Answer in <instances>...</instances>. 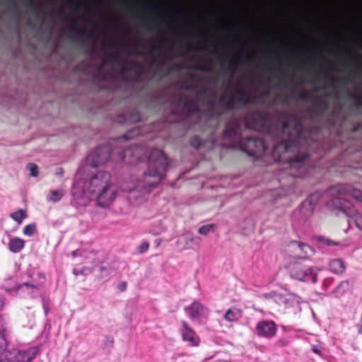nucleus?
I'll return each instance as SVG.
<instances>
[{
    "instance_id": "1",
    "label": "nucleus",
    "mask_w": 362,
    "mask_h": 362,
    "mask_svg": "<svg viewBox=\"0 0 362 362\" xmlns=\"http://www.w3.org/2000/svg\"><path fill=\"white\" fill-rule=\"evenodd\" d=\"M100 52L105 56L100 63V92L107 93L113 101L117 94H122L124 99L138 98L141 105L147 110L163 114L169 123L180 125L184 129H199L209 134V139L216 142L221 121L223 116L230 115V121L236 117L233 113L251 105L252 100L247 90L237 89L235 94L229 98L225 95L218 98L217 93L211 88H199L198 84L184 83L182 88L195 92L198 98L203 99L206 109L202 110L197 103L184 93L170 94L168 90L146 91L153 80L152 76H144V66L137 62L130 61L126 66L118 55H110L108 48L100 46Z\"/></svg>"
},
{
    "instance_id": "2",
    "label": "nucleus",
    "mask_w": 362,
    "mask_h": 362,
    "mask_svg": "<svg viewBox=\"0 0 362 362\" xmlns=\"http://www.w3.org/2000/svg\"><path fill=\"white\" fill-rule=\"evenodd\" d=\"M243 125L240 118L233 117L217 132L216 142L209 139V134L207 141L213 146L222 140L255 160L271 157L272 161L288 163L291 168H300L309 158L308 151L319 130L315 125L305 127L299 114L279 112L274 119L268 111L259 110L249 111L243 118ZM206 142L197 135L189 141L196 149L204 147Z\"/></svg>"
},
{
    "instance_id": "3",
    "label": "nucleus",
    "mask_w": 362,
    "mask_h": 362,
    "mask_svg": "<svg viewBox=\"0 0 362 362\" xmlns=\"http://www.w3.org/2000/svg\"><path fill=\"white\" fill-rule=\"evenodd\" d=\"M141 134V130L135 128L114 139L111 143L98 146L87 156L86 165L78 168L77 176L84 175L88 167L95 168L108 160L133 165L147 158V169L139 177L138 187L150 191L162 180L168 168V160L163 151L158 148L150 150V145L146 144L134 142L128 145L123 144Z\"/></svg>"
},
{
    "instance_id": "4",
    "label": "nucleus",
    "mask_w": 362,
    "mask_h": 362,
    "mask_svg": "<svg viewBox=\"0 0 362 362\" xmlns=\"http://www.w3.org/2000/svg\"><path fill=\"white\" fill-rule=\"evenodd\" d=\"M347 96L354 102L353 111L356 112L362 117V90L360 93H356L351 90H347ZM331 94H327L325 98H315L314 105L308 110L310 119L313 122L315 120H325V124L329 129H336L338 134L346 130L347 124L351 122V112H346L344 110V105L338 103L331 110L330 104L328 98ZM362 128V122L358 124H352L351 130L356 132Z\"/></svg>"
},
{
    "instance_id": "5",
    "label": "nucleus",
    "mask_w": 362,
    "mask_h": 362,
    "mask_svg": "<svg viewBox=\"0 0 362 362\" xmlns=\"http://www.w3.org/2000/svg\"><path fill=\"white\" fill-rule=\"evenodd\" d=\"M90 196L96 197L99 206H109L116 197V191L110 183L111 175L103 170H94L89 173L88 178H83Z\"/></svg>"
},
{
    "instance_id": "6",
    "label": "nucleus",
    "mask_w": 362,
    "mask_h": 362,
    "mask_svg": "<svg viewBox=\"0 0 362 362\" xmlns=\"http://www.w3.org/2000/svg\"><path fill=\"white\" fill-rule=\"evenodd\" d=\"M115 1L127 14L135 18L173 11L177 8L175 5L153 0H115Z\"/></svg>"
},
{
    "instance_id": "7",
    "label": "nucleus",
    "mask_w": 362,
    "mask_h": 362,
    "mask_svg": "<svg viewBox=\"0 0 362 362\" xmlns=\"http://www.w3.org/2000/svg\"><path fill=\"white\" fill-rule=\"evenodd\" d=\"M325 195L329 198L327 202L334 201L335 199L339 201H349L345 197L347 195L351 196L356 200L362 202V191L348 184L332 185L325 191Z\"/></svg>"
},
{
    "instance_id": "8",
    "label": "nucleus",
    "mask_w": 362,
    "mask_h": 362,
    "mask_svg": "<svg viewBox=\"0 0 362 362\" xmlns=\"http://www.w3.org/2000/svg\"><path fill=\"white\" fill-rule=\"evenodd\" d=\"M327 206L332 211H338L346 216L351 217L355 226L362 230V214L357 212L349 201L334 200L327 202Z\"/></svg>"
},
{
    "instance_id": "9",
    "label": "nucleus",
    "mask_w": 362,
    "mask_h": 362,
    "mask_svg": "<svg viewBox=\"0 0 362 362\" xmlns=\"http://www.w3.org/2000/svg\"><path fill=\"white\" fill-rule=\"evenodd\" d=\"M289 276L291 279L299 281L310 280L315 284L317 281V268L301 263H294L289 267Z\"/></svg>"
},
{
    "instance_id": "10",
    "label": "nucleus",
    "mask_w": 362,
    "mask_h": 362,
    "mask_svg": "<svg viewBox=\"0 0 362 362\" xmlns=\"http://www.w3.org/2000/svg\"><path fill=\"white\" fill-rule=\"evenodd\" d=\"M39 348L37 346L30 347L25 350H19L13 349L8 350L6 352L8 360L11 362H30L39 354Z\"/></svg>"
},
{
    "instance_id": "11",
    "label": "nucleus",
    "mask_w": 362,
    "mask_h": 362,
    "mask_svg": "<svg viewBox=\"0 0 362 362\" xmlns=\"http://www.w3.org/2000/svg\"><path fill=\"white\" fill-rule=\"evenodd\" d=\"M278 326L272 320H262L257 322L254 333L259 337L272 339L276 334Z\"/></svg>"
},
{
    "instance_id": "12",
    "label": "nucleus",
    "mask_w": 362,
    "mask_h": 362,
    "mask_svg": "<svg viewBox=\"0 0 362 362\" xmlns=\"http://www.w3.org/2000/svg\"><path fill=\"white\" fill-rule=\"evenodd\" d=\"M88 192L86 189V182L81 177H78L74 182L71 189V195L81 205H85L89 200Z\"/></svg>"
},
{
    "instance_id": "13",
    "label": "nucleus",
    "mask_w": 362,
    "mask_h": 362,
    "mask_svg": "<svg viewBox=\"0 0 362 362\" xmlns=\"http://www.w3.org/2000/svg\"><path fill=\"white\" fill-rule=\"evenodd\" d=\"M181 325L179 332L182 336V339L189 346H198L200 344V339L197 334L186 321L182 320Z\"/></svg>"
},
{
    "instance_id": "14",
    "label": "nucleus",
    "mask_w": 362,
    "mask_h": 362,
    "mask_svg": "<svg viewBox=\"0 0 362 362\" xmlns=\"http://www.w3.org/2000/svg\"><path fill=\"white\" fill-rule=\"evenodd\" d=\"M185 310L192 320H197L199 322L209 314L207 308L198 301H194L191 305L185 307Z\"/></svg>"
},
{
    "instance_id": "15",
    "label": "nucleus",
    "mask_w": 362,
    "mask_h": 362,
    "mask_svg": "<svg viewBox=\"0 0 362 362\" xmlns=\"http://www.w3.org/2000/svg\"><path fill=\"white\" fill-rule=\"evenodd\" d=\"M66 6L74 11H84L90 12L91 10H98L100 8V1L99 0H93L91 1H85L81 4V0H66Z\"/></svg>"
},
{
    "instance_id": "16",
    "label": "nucleus",
    "mask_w": 362,
    "mask_h": 362,
    "mask_svg": "<svg viewBox=\"0 0 362 362\" xmlns=\"http://www.w3.org/2000/svg\"><path fill=\"white\" fill-rule=\"evenodd\" d=\"M289 247L296 252V257L300 259H308L315 252V250L311 246L300 241H291Z\"/></svg>"
},
{
    "instance_id": "17",
    "label": "nucleus",
    "mask_w": 362,
    "mask_h": 362,
    "mask_svg": "<svg viewBox=\"0 0 362 362\" xmlns=\"http://www.w3.org/2000/svg\"><path fill=\"white\" fill-rule=\"evenodd\" d=\"M141 119L139 110L134 107L126 111L124 113L117 115L115 118V122L119 124H132L136 123Z\"/></svg>"
},
{
    "instance_id": "18",
    "label": "nucleus",
    "mask_w": 362,
    "mask_h": 362,
    "mask_svg": "<svg viewBox=\"0 0 362 362\" xmlns=\"http://www.w3.org/2000/svg\"><path fill=\"white\" fill-rule=\"evenodd\" d=\"M16 290L17 291L27 292L28 296L31 298L35 297L39 294V285L30 284L28 282H25L23 284H18L16 286Z\"/></svg>"
},
{
    "instance_id": "19",
    "label": "nucleus",
    "mask_w": 362,
    "mask_h": 362,
    "mask_svg": "<svg viewBox=\"0 0 362 362\" xmlns=\"http://www.w3.org/2000/svg\"><path fill=\"white\" fill-rule=\"evenodd\" d=\"M98 270L100 273L98 278L105 281H109L112 276V274L115 272V269L112 267L104 262H102L98 266Z\"/></svg>"
},
{
    "instance_id": "20",
    "label": "nucleus",
    "mask_w": 362,
    "mask_h": 362,
    "mask_svg": "<svg viewBox=\"0 0 362 362\" xmlns=\"http://www.w3.org/2000/svg\"><path fill=\"white\" fill-rule=\"evenodd\" d=\"M353 286V281L350 280L342 281L332 291L337 298L344 296Z\"/></svg>"
},
{
    "instance_id": "21",
    "label": "nucleus",
    "mask_w": 362,
    "mask_h": 362,
    "mask_svg": "<svg viewBox=\"0 0 362 362\" xmlns=\"http://www.w3.org/2000/svg\"><path fill=\"white\" fill-rule=\"evenodd\" d=\"M25 242L21 238L14 237L10 239L8 249L13 253L20 252L25 247Z\"/></svg>"
},
{
    "instance_id": "22",
    "label": "nucleus",
    "mask_w": 362,
    "mask_h": 362,
    "mask_svg": "<svg viewBox=\"0 0 362 362\" xmlns=\"http://www.w3.org/2000/svg\"><path fill=\"white\" fill-rule=\"evenodd\" d=\"M330 271L336 274H343L346 270L345 262L341 259H334L329 262Z\"/></svg>"
},
{
    "instance_id": "23",
    "label": "nucleus",
    "mask_w": 362,
    "mask_h": 362,
    "mask_svg": "<svg viewBox=\"0 0 362 362\" xmlns=\"http://www.w3.org/2000/svg\"><path fill=\"white\" fill-rule=\"evenodd\" d=\"M321 74L325 78H327L329 80H330L332 81V87L337 90V86L339 83H344L345 85H347L350 83H355V81L352 78H349L346 80H341V78H333L332 77V76L330 75V74L326 70L323 69L321 71Z\"/></svg>"
},
{
    "instance_id": "24",
    "label": "nucleus",
    "mask_w": 362,
    "mask_h": 362,
    "mask_svg": "<svg viewBox=\"0 0 362 362\" xmlns=\"http://www.w3.org/2000/svg\"><path fill=\"white\" fill-rule=\"evenodd\" d=\"M242 317V311L237 308H229L224 315V319L228 322L238 321Z\"/></svg>"
},
{
    "instance_id": "25",
    "label": "nucleus",
    "mask_w": 362,
    "mask_h": 362,
    "mask_svg": "<svg viewBox=\"0 0 362 362\" xmlns=\"http://www.w3.org/2000/svg\"><path fill=\"white\" fill-rule=\"evenodd\" d=\"M323 193L320 191H316L311 194L307 199L303 202V205L305 206L309 205L310 209H313L314 206L317 204V201L322 197Z\"/></svg>"
},
{
    "instance_id": "26",
    "label": "nucleus",
    "mask_w": 362,
    "mask_h": 362,
    "mask_svg": "<svg viewBox=\"0 0 362 362\" xmlns=\"http://www.w3.org/2000/svg\"><path fill=\"white\" fill-rule=\"evenodd\" d=\"M315 240L317 243L326 245L327 247H333V246H339L341 245V243L339 241H335L333 240H331L327 237L322 236V235H317L315 237Z\"/></svg>"
},
{
    "instance_id": "27",
    "label": "nucleus",
    "mask_w": 362,
    "mask_h": 362,
    "mask_svg": "<svg viewBox=\"0 0 362 362\" xmlns=\"http://www.w3.org/2000/svg\"><path fill=\"white\" fill-rule=\"evenodd\" d=\"M11 217L20 224L22 223L23 220L27 217L26 211L23 209H19L11 214Z\"/></svg>"
},
{
    "instance_id": "28",
    "label": "nucleus",
    "mask_w": 362,
    "mask_h": 362,
    "mask_svg": "<svg viewBox=\"0 0 362 362\" xmlns=\"http://www.w3.org/2000/svg\"><path fill=\"white\" fill-rule=\"evenodd\" d=\"M36 232L37 225L35 223L28 224L23 229V234L29 237L33 236Z\"/></svg>"
},
{
    "instance_id": "29",
    "label": "nucleus",
    "mask_w": 362,
    "mask_h": 362,
    "mask_svg": "<svg viewBox=\"0 0 362 362\" xmlns=\"http://www.w3.org/2000/svg\"><path fill=\"white\" fill-rule=\"evenodd\" d=\"M181 240H183L185 242V245L184 246L185 250L189 249L192 247V243L194 241L195 238L194 235L189 233H185L182 235Z\"/></svg>"
},
{
    "instance_id": "30",
    "label": "nucleus",
    "mask_w": 362,
    "mask_h": 362,
    "mask_svg": "<svg viewBox=\"0 0 362 362\" xmlns=\"http://www.w3.org/2000/svg\"><path fill=\"white\" fill-rule=\"evenodd\" d=\"M64 193L63 190H52L50 192V196L49 199L52 202H59L63 197Z\"/></svg>"
},
{
    "instance_id": "31",
    "label": "nucleus",
    "mask_w": 362,
    "mask_h": 362,
    "mask_svg": "<svg viewBox=\"0 0 362 362\" xmlns=\"http://www.w3.org/2000/svg\"><path fill=\"white\" fill-rule=\"evenodd\" d=\"M8 342L5 334L0 333V355L6 354Z\"/></svg>"
},
{
    "instance_id": "32",
    "label": "nucleus",
    "mask_w": 362,
    "mask_h": 362,
    "mask_svg": "<svg viewBox=\"0 0 362 362\" xmlns=\"http://www.w3.org/2000/svg\"><path fill=\"white\" fill-rule=\"evenodd\" d=\"M92 272H93V269L91 268L86 267H83L81 269H74L73 270V273L76 276H79V275L86 276V275L91 274Z\"/></svg>"
},
{
    "instance_id": "33",
    "label": "nucleus",
    "mask_w": 362,
    "mask_h": 362,
    "mask_svg": "<svg viewBox=\"0 0 362 362\" xmlns=\"http://www.w3.org/2000/svg\"><path fill=\"white\" fill-rule=\"evenodd\" d=\"M26 168L30 171V176L37 177L38 175V166L36 164L29 163Z\"/></svg>"
},
{
    "instance_id": "34",
    "label": "nucleus",
    "mask_w": 362,
    "mask_h": 362,
    "mask_svg": "<svg viewBox=\"0 0 362 362\" xmlns=\"http://www.w3.org/2000/svg\"><path fill=\"white\" fill-rule=\"evenodd\" d=\"M7 25H11L12 24H7ZM13 25H15L13 28L14 33H15V37L16 38L18 43L20 44V42L22 40L21 29L19 26L21 24H13Z\"/></svg>"
},
{
    "instance_id": "35",
    "label": "nucleus",
    "mask_w": 362,
    "mask_h": 362,
    "mask_svg": "<svg viewBox=\"0 0 362 362\" xmlns=\"http://www.w3.org/2000/svg\"><path fill=\"white\" fill-rule=\"evenodd\" d=\"M103 345L105 347L112 349L114 345V339L110 336H105L103 341Z\"/></svg>"
},
{
    "instance_id": "36",
    "label": "nucleus",
    "mask_w": 362,
    "mask_h": 362,
    "mask_svg": "<svg viewBox=\"0 0 362 362\" xmlns=\"http://www.w3.org/2000/svg\"><path fill=\"white\" fill-rule=\"evenodd\" d=\"M212 228H213L212 225L202 226L199 228V233L201 235H206L211 231Z\"/></svg>"
},
{
    "instance_id": "37",
    "label": "nucleus",
    "mask_w": 362,
    "mask_h": 362,
    "mask_svg": "<svg viewBox=\"0 0 362 362\" xmlns=\"http://www.w3.org/2000/svg\"><path fill=\"white\" fill-rule=\"evenodd\" d=\"M196 70L203 73H212L214 71L213 68L210 66H206L202 65H197L195 67Z\"/></svg>"
},
{
    "instance_id": "38",
    "label": "nucleus",
    "mask_w": 362,
    "mask_h": 362,
    "mask_svg": "<svg viewBox=\"0 0 362 362\" xmlns=\"http://www.w3.org/2000/svg\"><path fill=\"white\" fill-rule=\"evenodd\" d=\"M148 248L149 243L148 242H144L137 247V252L140 254H143L146 252Z\"/></svg>"
},
{
    "instance_id": "39",
    "label": "nucleus",
    "mask_w": 362,
    "mask_h": 362,
    "mask_svg": "<svg viewBox=\"0 0 362 362\" xmlns=\"http://www.w3.org/2000/svg\"><path fill=\"white\" fill-rule=\"evenodd\" d=\"M300 100L304 101H308L313 99V96L310 93H301L299 95Z\"/></svg>"
},
{
    "instance_id": "40",
    "label": "nucleus",
    "mask_w": 362,
    "mask_h": 362,
    "mask_svg": "<svg viewBox=\"0 0 362 362\" xmlns=\"http://www.w3.org/2000/svg\"><path fill=\"white\" fill-rule=\"evenodd\" d=\"M128 54L129 55H136V56H142V57H147V54L140 50L136 49V50H132L131 49H128Z\"/></svg>"
},
{
    "instance_id": "41",
    "label": "nucleus",
    "mask_w": 362,
    "mask_h": 362,
    "mask_svg": "<svg viewBox=\"0 0 362 362\" xmlns=\"http://www.w3.org/2000/svg\"><path fill=\"white\" fill-rule=\"evenodd\" d=\"M276 77H279L281 76V78L286 80V81H293L294 80V76H289L288 74H284V73H282L281 74H276Z\"/></svg>"
},
{
    "instance_id": "42",
    "label": "nucleus",
    "mask_w": 362,
    "mask_h": 362,
    "mask_svg": "<svg viewBox=\"0 0 362 362\" xmlns=\"http://www.w3.org/2000/svg\"><path fill=\"white\" fill-rule=\"evenodd\" d=\"M245 222L248 223V227L247 228V231L248 232L252 231L255 228V224H254L252 219V218H246L245 220Z\"/></svg>"
},
{
    "instance_id": "43",
    "label": "nucleus",
    "mask_w": 362,
    "mask_h": 362,
    "mask_svg": "<svg viewBox=\"0 0 362 362\" xmlns=\"http://www.w3.org/2000/svg\"><path fill=\"white\" fill-rule=\"evenodd\" d=\"M5 320L4 318L1 315H0V333L5 334Z\"/></svg>"
},
{
    "instance_id": "44",
    "label": "nucleus",
    "mask_w": 362,
    "mask_h": 362,
    "mask_svg": "<svg viewBox=\"0 0 362 362\" xmlns=\"http://www.w3.org/2000/svg\"><path fill=\"white\" fill-rule=\"evenodd\" d=\"M127 284L126 281H121L118 284V289L121 292H124L127 289Z\"/></svg>"
},
{
    "instance_id": "45",
    "label": "nucleus",
    "mask_w": 362,
    "mask_h": 362,
    "mask_svg": "<svg viewBox=\"0 0 362 362\" xmlns=\"http://www.w3.org/2000/svg\"><path fill=\"white\" fill-rule=\"evenodd\" d=\"M82 23H123L122 21H90V20H86L84 21H83Z\"/></svg>"
},
{
    "instance_id": "46",
    "label": "nucleus",
    "mask_w": 362,
    "mask_h": 362,
    "mask_svg": "<svg viewBox=\"0 0 362 362\" xmlns=\"http://www.w3.org/2000/svg\"><path fill=\"white\" fill-rule=\"evenodd\" d=\"M28 5L32 7H40L37 0H28Z\"/></svg>"
},
{
    "instance_id": "47",
    "label": "nucleus",
    "mask_w": 362,
    "mask_h": 362,
    "mask_svg": "<svg viewBox=\"0 0 362 362\" xmlns=\"http://www.w3.org/2000/svg\"><path fill=\"white\" fill-rule=\"evenodd\" d=\"M8 357H6V354L0 355V362H11L10 360H8Z\"/></svg>"
},
{
    "instance_id": "48",
    "label": "nucleus",
    "mask_w": 362,
    "mask_h": 362,
    "mask_svg": "<svg viewBox=\"0 0 362 362\" xmlns=\"http://www.w3.org/2000/svg\"><path fill=\"white\" fill-rule=\"evenodd\" d=\"M63 173H64V170L62 168H58L55 173L57 176H61L63 175Z\"/></svg>"
},
{
    "instance_id": "49",
    "label": "nucleus",
    "mask_w": 362,
    "mask_h": 362,
    "mask_svg": "<svg viewBox=\"0 0 362 362\" xmlns=\"http://www.w3.org/2000/svg\"><path fill=\"white\" fill-rule=\"evenodd\" d=\"M312 350L313 352H315V354H320V353H321V351L317 346H313L312 347Z\"/></svg>"
},
{
    "instance_id": "50",
    "label": "nucleus",
    "mask_w": 362,
    "mask_h": 362,
    "mask_svg": "<svg viewBox=\"0 0 362 362\" xmlns=\"http://www.w3.org/2000/svg\"><path fill=\"white\" fill-rule=\"evenodd\" d=\"M356 327L358 328V333L362 335V324H358L356 325Z\"/></svg>"
},
{
    "instance_id": "51",
    "label": "nucleus",
    "mask_w": 362,
    "mask_h": 362,
    "mask_svg": "<svg viewBox=\"0 0 362 362\" xmlns=\"http://www.w3.org/2000/svg\"><path fill=\"white\" fill-rule=\"evenodd\" d=\"M4 299L2 298H0V310L4 307Z\"/></svg>"
},
{
    "instance_id": "52",
    "label": "nucleus",
    "mask_w": 362,
    "mask_h": 362,
    "mask_svg": "<svg viewBox=\"0 0 362 362\" xmlns=\"http://www.w3.org/2000/svg\"><path fill=\"white\" fill-rule=\"evenodd\" d=\"M321 90H326V87H325V86H324L322 88H317L315 89V92L318 93V92H320Z\"/></svg>"
},
{
    "instance_id": "53",
    "label": "nucleus",
    "mask_w": 362,
    "mask_h": 362,
    "mask_svg": "<svg viewBox=\"0 0 362 362\" xmlns=\"http://www.w3.org/2000/svg\"><path fill=\"white\" fill-rule=\"evenodd\" d=\"M0 36L4 39H6V37L4 35V33L0 29Z\"/></svg>"
},
{
    "instance_id": "54",
    "label": "nucleus",
    "mask_w": 362,
    "mask_h": 362,
    "mask_svg": "<svg viewBox=\"0 0 362 362\" xmlns=\"http://www.w3.org/2000/svg\"><path fill=\"white\" fill-rule=\"evenodd\" d=\"M59 40H57L56 42H55V45H54V49H57V47L59 46Z\"/></svg>"
},
{
    "instance_id": "55",
    "label": "nucleus",
    "mask_w": 362,
    "mask_h": 362,
    "mask_svg": "<svg viewBox=\"0 0 362 362\" xmlns=\"http://www.w3.org/2000/svg\"><path fill=\"white\" fill-rule=\"evenodd\" d=\"M212 362H228V361L226 360H221V359H218V360H215Z\"/></svg>"
},
{
    "instance_id": "56",
    "label": "nucleus",
    "mask_w": 362,
    "mask_h": 362,
    "mask_svg": "<svg viewBox=\"0 0 362 362\" xmlns=\"http://www.w3.org/2000/svg\"><path fill=\"white\" fill-rule=\"evenodd\" d=\"M281 86H282V85H281V83H276V88H278V89H279V88H281Z\"/></svg>"
},
{
    "instance_id": "57",
    "label": "nucleus",
    "mask_w": 362,
    "mask_h": 362,
    "mask_svg": "<svg viewBox=\"0 0 362 362\" xmlns=\"http://www.w3.org/2000/svg\"><path fill=\"white\" fill-rule=\"evenodd\" d=\"M191 78L193 81H196L197 80V76L194 74H191Z\"/></svg>"
},
{
    "instance_id": "58",
    "label": "nucleus",
    "mask_w": 362,
    "mask_h": 362,
    "mask_svg": "<svg viewBox=\"0 0 362 362\" xmlns=\"http://www.w3.org/2000/svg\"><path fill=\"white\" fill-rule=\"evenodd\" d=\"M38 276H39L40 278H45V275L43 274H42V273H39Z\"/></svg>"
},
{
    "instance_id": "59",
    "label": "nucleus",
    "mask_w": 362,
    "mask_h": 362,
    "mask_svg": "<svg viewBox=\"0 0 362 362\" xmlns=\"http://www.w3.org/2000/svg\"><path fill=\"white\" fill-rule=\"evenodd\" d=\"M267 83H268L269 85H271V84H272V79H271L270 78H269L267 79Z\"/></svg>"
},
{
    "instance_id": "60",
    "label": "nucleus",
    "mask_w": 362,
    "mask_h": 362,
    "mask_svg": "<svg viewBox=\"0 0 362 362\" xmlns=\"http://www.w3.org/2000/svg\"><path fill=\"white\" fill-rule=\"evenodd\" d=\"M335 95H336L337 98H339V97H340V95L337 91H336Z\"/></svg>"
},
{
    "instance_id": "61",
    "label": "nucleus",
    "mask_w": 362,
    "mask_h": 362,
    "mask_svg": "<svg viewBox=\"0 0 362 362\" xmlns=\"http://www.w3.org/2000/svg\"><path fill=\"white\" fill-rule=\"evenodd\" d=\"M255 81H250V85L251 86L254 87L255 86Z\"/></svg>"
},
{
    "instance_id": "62",
    "label": "nucleus",
    "mask_w": 362,
    "mask_h": 362,
    "mask_svg": "<svg viewBox=\"0 0 362 362\" xmlns=\"http://www.w3.org/2000/svg\"><path fill=\"white\" fill-rule=\"evenodd\" d=\"M76 252H77V251H76V250L73 251V252H72V255H73L74 257L76 256Z\"/></svg>"
},
{
    "instance_id": "63",
    "label": "nucleus",
    "mask_w": 362,
    "mask_h": 362,
    "mask_svg": "<svg viewBox=\"0 0 362 362\" xmlns=\"http://www.w3.org/2000/svg\"><path fill=\"white\" fill-rule=\"evenodd\" d=\"M274 4H280V2H279V1H276V0H275V1H274Z\"/></svg>"
},
{
    "instance_id": "64",
    "label": "nucleus",
    "mask_w": 362,
    "mask_h": 362,
    "mask_svg": "<svg viewBox=\"0 0 362 362\" xmlns=\"http://www.w3.org/2000/svg\"><path fill=\"white\" fill-rule=\"evenodd\" d=\"M160 241L159 240H156V244H157V245H160Z\"/></svg>"
}]
</instances>
